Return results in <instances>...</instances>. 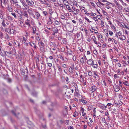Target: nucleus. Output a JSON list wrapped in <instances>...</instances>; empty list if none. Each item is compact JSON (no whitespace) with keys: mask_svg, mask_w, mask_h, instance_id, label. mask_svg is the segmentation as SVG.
Masks as SVG:
<instances>
[{"mask_svg":"<svg viewBox=\"0 0 129 129\" xmlns=\"http://www.w3.org/2000/svg\"><path fill=\"white\" fill-rule=\"evenodd\" d=\"M94 32L96 34H99L97 30H94Z\"/></svg>","mask_w":129,"mask_h":129,"instance_id":"obj_61","label":"nucleus"},{"mask_svg":"<svg viewBox=\"0 0 129 129\" xmlns=\"http://www.w3.org/2000/svg\"><path fill=\"white\" fill-rule=\"evenodd\" d=\"M101 74H104L105 73V71L103 70L101 71Z\"/></svg>","mask_w":129,"mask_h":129,"instance_id":"obj_51","label":"nucleus"},{"mask_svg":"<svg viewBox=\"0 0 129 129\" xmlns=\"http://www.w3.org/2000/svg\"><path fill=\"white\" fill-rule=\"evenodd\" d=\"M91 90L92 92H94L96 90V87L94 86H92L91 87Z\"/></svg>","mask_w":129,"mask_h":129,"instance_id":"obj_8","label":"nucleus"},{"mask_svg":"<svg viewBox=\"0 0 129 129\" xmlns=\"http://www.w3.org/2000/svg\"><path fill=\"white\" fill-rule=\"evenodd\" d=\"M93 19L96 21L98 20V19L95 17H93Z\"/></svg>","mask_w":129,"mask_h":129,"instance_id":"obj_60","label":"nucleus"},{"mask_svg":"<svg viewBox=\"0 0 129 129\" xmlns=\"http://www.w3.org/2000/svg\"><path fill=\"white\" fill-rule=\"evenodd\" d=\"M2 25L4 26V27H5L6 25L5 24V23L4 22V21L3 20L2 22Z\"/></svg>","mask_w":129,"mask_h":129,"instance_id":"obj_38","label":"nucleus"},{"mask_svg":"<svg viewBox=\"0 0 129 129\" xmlns=\"http://www.w3.org/2000/svg\"><path fill=\"white\" fill-rule=\"evenodd\" d=\"M40 3L42 4H46L47 2L45 0H39Z\"/></svg>","mask_w":129,"mask_h":129,"instance_id":"obj_11","label":"nucleus"},{"mask_svg":"<svg viewBox=\"0 0 129 129\" xmlns=\"http://www.w3.org/2000/svg\"><path fill=\"white\" fill-rule=\"evenodd\" d=\"M5 54H6V53H7L8 54H11L13 53V52L11 51H5L4 52Z\"/></svg>","mask_w":129,"mask_h":129,"instance_id":"obj_24","label":"nucleus"},{"mask_svg":"<svg viewBox=\"0 0 129 129\" xmlns=\"http://www.w3.org/2000/svg\"><path fill=\"white\" fill-rule=\"evenodd\" d=\"M92 64V67L94 68H97L98 67V65L97 64Z\"/></svg>","mask_w":129,"mask_h":129,"instance_id":"obj_33","label":"nucleus"},{"mask_svg":"<svg viewBox=\"0 0 129 129\" xmlns=\"http://www.w3.org/2000/svg\"><path fill=\"white\" fill-rule=\"evenodd\" d=\"M65 16L63 15H61V19H64L65 18Z\"/></svg>","mask_w":129,"mask_h":129,"instance_id":"obj_49","label":"nucleus"},{"mask_svg":"<svg viewBox=\"0 0 129 129\" xmlns=\"http://www.w3.org/2000/svg\"><path fill=\"white\" fill-rule=\"evenodd\" d=\"M69 50L70 51V52L69 53V54L70 55H72V51L70 49H69Z\"/></svg>","mask_w":129,"mask_h":129,"instance_id":"obj_57","label":"nucleus"},{"mask_svg":"<svg viewBox=\"0 0 129 129\" xmlns=\"http://www.w3.org/2000/svg\"><path fill=\"white\" fill-rule=\"evenodd\" d=\"M42 126L43 128L44 129H46L47 128V126L46 124L44 125L42 124Z\"/></svg>","mask_w":129,"mask_h":129,"instance_id":"obj_35","label":"nucleus"},{"mask_svg":"<svg viewBox=\"0 0 129 129\" xmlns=\"http://www.w3.org/2000/svg\"><path fill=\"white\" fill-rule=\"evenodd\" d=\"M92 107L91 106H89V107L88 108V111H90V110H91V109Z\"/></svg>","mask_w":129,"mask_h":129,"instance_id":"obj_52","label":"nucleus"},{"mask_svg":"<svg viewBox=\"0 0 129 129\" xmlns=\"http://www.w3.org/2000/svg\"><path fill=\"white\" fill-rule=\"evenodd\" d=\"M14 5V6L16 8H17L18 9L21 8V6L17 3L15 4Z\"/></svg>","mask_w":129,"mask_h":129,"instance_id":"obj_21","label":"nucleus"},{"mask_svg":"<svg viewBox=\"0 0 129 129\" xmlns=\"http://www.w3.org/2000/svg\"><path fill=\"white\" fill-rule=\"evenodd\" d=\"M12 112L13 115H14L16 117H18V115L19 114V113H18L16 114L15 113V112H14V111L13 110H12Z\"/></svg>","mask_w":129,"mask_h":129,"instance_id":"obj_23","label":"nucleus"},{"mask_svg":"<svg viewBox=\"0 0 129 129\" xmlns=\"http://www.w3.org/2000/svg\"><path fill=\"white\" fill-rule=\"evenodd\" d=\"M35 14L36 16V18L37 19L39 18L40 16V13L38 12H36L35 13Z\"/></svg>","mask_w":129,"mask_h":129,"instance_id":"obj_12","label":"nucleus"},{"mask_svg":"<svg viewBox=\"0 0 129 129\" xmlns=\"http://www.w3.org/2000/svg\"><path fill=\"white\" fill-rule=\"evenodd\" d=\"M20 72L22 75H24L25 73H28V71L27 69H21L20 70Z\"/></svg>","mask_w":129,"mask_h":129,"instance_id":"obj_2","label":"nucleus"},{"mask_svg":"<svg viewBox=\"0 0 129 129\" xmlns=\"http://www.w3.org/2000/svg\"><path fill=\"white\" fill-rule=\"evenodd\" d=\"M38 44L39 46H41L43 47H44L45 45L44 43L42 41L41 42H39Z\"/></svg>","mask_w":129,"mask_h":129,"instance_id":"obj_13","label":"nucleus"},{"mask_svg":"<svg viewBox=\"0 0 129 129\" xmlns=\"http://www.w3.org/2000/svg\"><path fill=\"white\" fill-rule=\"evenodd\" d=\"M90 15L91 16H93L95 15H96V14L95 13H93L92 12L91 14Z\"/></svg>","mask_w":129,"mask_h":129,"instance_id":"obj_53","label":"nucleus"},{"mask_svg":"<svg viewBox=\"0 0 129 129\" xmlns=\"http://www.w3.org/2000/svg\"><path fill=\"white\" fill-rule=\"evenodd\" d=\"M119 39L121 40H125L126 38L125 37L124 35H122L119 37Z\"/></svg>","mask_w":129,"mask_h":129,"instance_id":"obj_18","label":"nucleus"},{"mask_svg":"<svg viewBox=\"0 0 129 129\" xmlns=\"http://www.w3.org/2000/svg\"><path fill=\"white\" fill-rule=\"evenodd\" d=\"M117 34L118 35L120 36L121 35V32L120 31L118 32L117 33Z\"/></svg>","mask_w":129,"mask_h":129,"instance_id":"obj_54","label":"nucleus"},{"mask_svg":"<svg viewBox=\"0 0 129 129\" xmlns=\"http://www.w3.org/2000/svg\"><path fill=\"white\" fill-rule=\"evenodd\" d=\"M8 9L9 11L10 12H11L12 11V9L10 7H8Z\"/></svg>","mask_w":129,"mask_h":129,"instance_id":"obj_32","label":"nucleus"},{"mask_svg":"<svg viewBox=\"0 0 129 129\" xmlns=\"http://www.w3.org/2000/svg\"><path fill=\"white\" fill-rule=\"evenodd\" d=\"M46 26L47 28L49 30H50L51 29V26L49 25H46Z\"/></svg>","mask_w":129,"mask_h":129,"instance_id":"obj_29","label":"nucleus"},{"mask_svg":"<svg viewBox=\"0 0 129 129\" xmlns=\"http://www.w3.org/2000/svg\"><path fill=\"white\" fill-rule=\"evenodd\" d=\"M125 27L129 30V27L125 25Z\"/></svg>","mask_w":129,"mask_h":129,"instance_id":"obj_63","label":"nucleus"},{"mask_svg":"<svg viewBox=\"0 0 129 129\" xmlns=\"http://www.w3.org/2000/svg\"><path fill=\"white\" fill-rule=\"evenodd\" d=\"M107 107V106H105L104 105H102V106H100V108L103 110L106 109Z\"/></svg>","mask_w":129,"mask_h":129,"instance_id":"obj_17","label":"nucleus"},{"mask_svg":"<svg viewBox=\"0 0 129 129\" xmlns=\"http://www.w3.org/2000/svg\"><path fill=\"white\" fill-rule=\"evenodd\" d=\"M47 64L48 66L49 67H51L52 66V64L51 63H48Z\"/></svg>","mask_w":129,"mask_h":129,"instance_id":"obj_46","label":"nucleus"},{"mask_svg":"<svg viewBox=\"0 0 129 129\" xmlns=\"http://www.w3.org/2000/svg\"><path fill=\"white\" fill-rule=\"evenodd\" d=\"M114 2L116 4V5L117 6H118V7H119V6H120V5L119 4L118 2H117L116 1H114Z\"/></svg>","mask_w":129,"mask_h":129,"instance_id":"obj_39","label":"nucleus"},{"mask_svg":"<svg viewBox=\"0 0 129 129\" xmlns=\"http://www.w3.org/2000/svg\"><path fill=\"white\" fill-rule=\"evenodd\" d=\"M32 43L34 45V46H33L36 49L37 48V46L35 43L34 42H33Z\"/></svg>","mask_w":129,"mask_h":129,"instance_id":"obj_44","label":"nucleus"},{"mask_svg":"<svg viewBox=\"0 0 129 129\" xmlns=\"http://www.w3.org/2000/svg\"><path fill=\"white\" fill-rule=\"evenodd\" d=\"M88 22H91V21L89 20V19L87 18L86 17H85L84 18Z\"/></svg>","mask_w":129,"mask_h":129,"instance_id":"obj_42","label":"nucleus"},{"mask_svg":"<svg viewBox=\"0 0 129 129\" xmlns=\"http://www.w3.org/2000/svg\"><path fill=\"white\" fill-rule=\"evenodd\" d=\"M13 51V52H14V53H16V50H15V48H13L12 49Z\"/></svg>","mask_w":129,"mask_h":129,"instance_id":"obj_56","label":"nucleus"},{"mask_svg":"<svg viewBox=\"0 0 129 129\" xmlns=\"http://www.w3.org/2000/svg\"><path fill=\"white\" fill-rule=\"evenodd\" d=\"M80 109L82 111V115L83 116H84L86 114V113L84 112V109L82 107H81Z\"/></svg>","mask_w":129,"mask_h":129,"instance_id":"obj_9","label":"nucleus"},{"mask_svg":"<svg viewBox=\"0 0 129 129\" xmlns=\"http://www.w3.org/2000/svg\"><path fill=\"white\" fill-rule=\"evenodd\" d=\"M33 33L34 34H35V31H36V29L35 27L34 26L33 27Z\"/></svg>","mask_w":129,"mask_h":129,"instance_id":"obj_30","label":"nucleus"},{"mask_svg":"<svg viewBox=\"0 0 129 129\" xmlns=\"http://www.w3.org/2000/svg\"><path fill=\"white\" fill-rule=\"evenodd\" d=\"M92 38L93 39V41L94 42V43L96 44H97L98 43L96 42V40H95L94 39H95V38L94 36H93L92 37Z\"/></svg>","mask_w":129,"mask_h":129,"instance_id":"obj_22","label":"nucleus"},{"mask_svg":"<svg viewBox=\"0 0 129 129\" xmlns=\"http://www.w3.org/2000/svg\"><path fill=\"white\" fill-rule=\"evenodd\" d=\"M93 60L90 59L87 60V64L89 65H91L93 63Z\"/></svg>","mask_w":129,"mask_h":129,"instance_id":"obj_4","label":"nucleus"},{"mask_svg":"<svg viewBox=\"0 0 129 129\" xmlns=\"http://www.w3.org/2000/svg\"><path fill=\"white\" fill-rule=\"evenodd\" d=\"M40 39L41 38L38 37H36V39L38 41H40Z\"/></svg>","mask_w":129,"mask_h":129,"instance_id":"obj_47","label":"nucleus"},{"mask_svg":"<svg viewBox=\"0 0 129 129\" xmlns=\"http://www.w3.org/2000/svg\"><path fill=\"white\" fill-rule=\"evenodd\" d=\"M43 14L45 16H46L48 15V13L46 11H44L43 12Z\"/></svg>","mask_w":129,"mask_h":129,"instance_id":"obj_37","label":"nucleus"},{"mask_svg":"<svg viewBox=\"0 0 129 129\" xmlns=\"http://www.w3.org/2000/svg\"><path fill=\"white\" fill-rule=\"evenodd\" d=\"M93 52L94 54L95 55H97L98 54L97 51L95 49V50H94Z\"/></svg>","mask_w":129,"mask_h":129,"instance_id":"obj_25","label":"nucleus"},{"mask_svg":"<svg viewBox=\"0 0 129 129\" xmlns=\"http://www.w3.org/2000/svg\"><path fill=\"white\" fill-rule=\"evenodd\" d=\"M23 6H24V9H27L29 8L28 6L27 5L25 2H24L23 4H22Z\"/></svg>","mask_w":129,"mask_h":129,"instance_id":"obj_10","label":"nucleus"},{"mask_svg":"<svg viewBox=\"0 0 129 129\" xmlns=\"http://www.w3.org/2000/svg\"><path fill=\"white\" fill-rule=\"evenodd\" d=\"M101 26L102 27H103L104 26V23L103 21L102 20L101 23Z\"/></svg>","mask_w":129,"mask_h":129,"instance_id":"obj_34","label":"nucleus"},{"mask_svg":"<svg viewBox=\"0 0 129 129\" xmlns=\"http://www.w3.org/2000/svg\"><path fill=\"white\" fill-rule=\"evenodd\" d=\"M113 32L111 31L110 30L109 31V34L111 36H112L113 35Z\"/></svg>","mask_w":129,"mask_h":129,"instance_id":"obj_50","label":"nucleus"},{"mask_svg":"<svg viewBox=\"0 0 129 129\" xmlns=\"http://www.w3.org/2000/svg\"><path fill=\"white\" fill-rule=\"evenodd\" d=\"M52 23V20L50 18H49L48 19V22L47 25H50Z\"/></svg>","mask_w":129,"mask_h":129,"instance_id":"obj_14","label":"nucleus"},{"mask_svg":"<svg viewBox=\"0 0 129 129\" xmlns=\"http://www.w3.org/2000/svg\"><path fill=\"white\" fill-rule=\"evenodd\" d=\"M81 102H82L84 104H86L87 103V101L85 100H81Z\"/></svg>","mask_w":129,"mask_h":129,"instance_id":"obj_36","label":"nucleus"},{"mask_svg":"<svg viewBox=\"0 0 129 129\" xmlns=\"http://www.w3.org/2000/svg\"><path fill=\"white\" fill-rule=\"evenodd\" d=\"M49 58L51 60L52 59H53V57L52 56H50Z\"/></svg>","mask_w":129,"mask_h":129,"instance_id":"obj_59","label":"nucleus"},{"mask_svg":"<svg viewBox=\"0 0 129 129\" xmlns=\"http://www.w3.org/2000/svg\"><path fill=\"white\" fill-rule=\"evenodd\" d=\"M73 69H73L72 68H69V71L70 73H72L73 72Z\"/></svg>","mask_w":129,"mask_h":129,"instance_id":"obj_26","label":"nucleus"},{"mask_svg":"<svg viewBox=\"0 0 129 129\" xmlns=\"http://www.w3.org/2000/svg\"><path fill=\"white\" fill-rule=\"evenodd\" d=\"M73 60L74 61H75L76 60V56H73Z\"/></svg>","mask_w":129,"mask_h":129,"instance_id":"obj_45","label":"nucleus"},{"mask_svg":"<svg viewBox=\"0 0 129 129\" xmlns=\"http://www.w3.org/2000/svg\"><path fill=\"white\" fill-rule=\"evenodd\" d=\"M26 2L27 4L29 6H32L34 4V3L32 0H26Z\"/></svg>","mask_w":129,"mask_h":129,"instance_id":"obj_1","label":"nucleus"},{"mask_svg":"<svg viewBox=\"0 0 129 129\" xmlns=\"http://www.w3.org/2000/svg\"><path fill=\"white\" fill-rule=\"evenodd\" d=\"M32 94L34 96H36L37 95V94L36 92H34L32 93Z\"/></svg>","mask_w":129,"mask_h":129,"instance_id":"obj_41","label":"nucleus"},{"mask_svg":"<svg viewBox=\"0 0 129 129\" xmlns=\"http://www.w3.org/2000/svg\"><path fill=\"white\" fill-rule=\"evenodd\" d=\"M114 49L117 52H118V50L117 48L115 46L114 47Z\"/></svg>","mask_w":129,"mask_h":129,"instance_id":"obj_55","label":"nucleus"},{"mask_svg":"<svg viewBox=\"0 0 129 129\" xmlns=\"http://www.w3.org/2000/svg\"><path fill=\"white\" fill-rule=\"evenodd\" d=\"M114 90L116 92H118L120 90L119 87L118 85H115L114 86Z\"/></svg>","mask_w":129,"mask_h":129,"instance_id":"obj_6","label":"nucleus"},{"mask_svg":"<svg viewBox=\"0 0 129 129\" xmlns=\"http://www.w3.org/2000/svg\"><path fill=\"white\" fill-rule=\"evenodd\" d=\"M88 74L89 76H91L92 75V73L91 71H89L88 72Z\"/></svg>","mask_w":129,"mask_h":129,"instance_id":"obj_31","label":"nucleus"},{"mask_svg":"<svg viewBox=\"0 0 129 129\" xmlns=\"http://www.w3.org/2000/svg\"><path fill=\"white\" fill-rule=\"evenodd\" d=\"M52 30L53 33H58V30L56 27H54L52 29Z\"/></svg>","mask_w":129,"mask_h":129,"instance_id":"obj_5","label":"nucleus"},{"mask_svg":"<svg viewBox=\"0 0 129 129\" xmlns=\"http://www.w3.org/2000/svg\"><path fill=\"white\" fill-rule=\"evenodd\" d=\"M11 2L13 5L15 4L18 3V1L17 0H11Z\"/></svg>","mask_w":129,"mask_h":129,"instance_id":"obj_19","label":"nucleus"},{"mask_svg":"<svg viewBox=\"0 0 129 129\" xmlns=\"http://www.w3.org/2000/svg\"><path fill=\"white\" fill-rule=\"evenodd\" d=\"M102 12H103V13L104 15H106V14L107 13L106 12H105L104 10H102Z\"/></svg>","mask_w":129,"mask_h":129,"instance_id":"obj_62","label":"nucleus"},{"mask_svg":"<svg viewBox=\"0 0 129 129\" xmlns=\"http://www.w3.org/2000/svg\"><path fill=\"white\" fill-rule=\"evenodd\" d=\"M63 2H64V4L66 6H68L69 3L68 1L66 0H63Z\"/></svg>","mask_w":129,"mask_h":129,"instance_id":"obj_20","label":"nucleus"},{"mask_svg":"<svg viewBox=\"0 0 129 129\" xmlns=\"http://www.w3.org/2000/svg\"><path fill=\"white\" fill-rule=\"evenodd\" d=\"M106 44H103L102 45V47L103 48H105L106 47Z\"/></svg>","mask_w":129,"mask_h":129,"instance_id":"obj_58","label":"nucleus"},{"mask_svg":"<svg viewBox=\"0 0 129 129\" xmlns=\"http://www.w3.org/2000/svg\"><path fill=\"white\" fill-rule=\"evenodd\" d=\"M84 30L85 32V34L86 35H87V34L88 33V31L87 30V29L85 28L84 29Z\"/></svg>","mask_w":129,"mask_h":129,"instance_id":"obj_48","label":"nucleus"},{"mask_svg":"<svg viewBox=\"0 0 129 129\" xmlns=\"http://www.w3.org/2000/svg\"><path fill=\"white\" fill-rule=\"evenodd\" d=\"M12 15H13L15 18H16L17 17V15L16 14L14 13H12Z\"/></svg>","mask_w":129,"mask_h":129,"instance_id":"obj_27","label":"nucleus"},{"mask_svg":"<svg viewBox=\"0 0 129 129\" xmlns=\"http://www.w3.org/2000/svg\"><path fill=\"white\" fill-rule=\"evenodd\" d=\"M22 15L24 16L25 18L26 17L27 18H28V15L27 12L26 11H24L23 13H22Z\"/></svg>","mask_w":129,"mask_h":129,"instance_id":"obj_7","label":"nucleus"},{"mask_svg":"<svg viewBox=\"0 0 129 129\" xmlns=\"http://www.w3.org/2000/svg\"><path fill=\"white\" fill-rule=\"evenodd\" d=\"M29 23H30V20L28 19H27L25 21V23L26 25Z\"/></svg>","mask_w":129,"mask_h":129,"instance_id":"obj_28","label":"nucleus"},{"mask_svg":"<svg viewBox=\"0 0 129 129\" xmlns=\"http://www.w3.org/2000/svg\"><path fill=\"white\" fill-rule=\"evenodd\" d=\"M87 58L85 56L82 57L80 59V61L82 63H83L86 62Z\"/></svg>","mask_w":129,"mask_h":129,"instance_id":"obj_3","label":"nucleus"},{"mask_svg":"<svg viewBox=\"0 0 129 129\" xmlns=\"http://www.w3.org/2000/svg\"><path fill=\"white\" fill-rule=\"evenodd\" d=\"M55 23L56 25H58L59 24V22L58 21L56 20L55 21Z\"/></svg>","mask_w":129,"mask_h":129,"instance_id":"obj_43","label":"nucleus"},{"mask_svg":"<svg viewBox=\"0 0 129 129\" xmlns=\"http://www.w3.org/2000/svg\"><path fill=\"white\" fill-rule=\"evenodd\" d=\"M17 12L20 16L22 15L23 12L21 10H19L18 11H17Z\"/></svg>","mask_w":129,"mask_h":129,"instance_id":"obj_15","label":"nucleus"},{"mask_svg":"<svg viewBox=\"0 0 129 129\" xmlns=\"http://www.w3.org/2000/svg\"><path fill=\"white\" fill-rule=\"evenodd\" d=\"M4 13L2 11H0V18L2 19L3 18Z\"/></svg>","mask_w":129,"mask_h":129,"instance_id":"obj_16","label":"nucleus"},{"mask_svg":"<svg viewBox=\"0 0 129 129\" xmlns=\"http://www.w3.org/2000/svg\"><path fill=\"white\" fill-rule=\"evenodd\" d=\"M69 129H73V127L72 126H70L68 127Z\"/></svg>","mask_w":129,"mask_h":129,"instance_id":"obj_64","label":"nucleus"},{"mask_svg":"<svg viewBox=\"0 0 129 129\" xmlns=\"http://www.w3.org/2000/svg\"><path fill=\"white\" fill-rule=\"evenodd\" d=\"M78 114V113H77V112H75L74 113V114L73 115L75 117Z\"/></svg>","mask_w":129,"mask_h":129,"instance_id":"obj_40","label":"nucleus"}]
</instances>
